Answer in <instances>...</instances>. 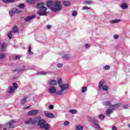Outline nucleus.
Masks as SVG:
<instances>
[{"label": "nucleus", "mask_w": 130, "mask_h": 130, "mask_svg": "<svg viewBox=\"0 0 130 130\" xmlns=\"http://www.w3.org/2000/svg\"><path fill=\"white\" fill-rule=\"evenodd\" d=\"M37 122H38V125L40 126V128H44L45 130H48L50 127L49 124L46 123V121L44 119H41L40 117H37Z\"/></svg>", "instance_id": "1"}, {"label": "nucleus", "mask_w": 130, "mask_h": 130, "mask_svg": "<svg viewBox=\"0 0 130 130\" xmlns=\"http://www.w3.org/2000/svg\"><path fill=\"white\" fill-rule=\"evenodd\" d=\"M37 8L40 9V10L38 11V14L40 16H45L47 15V8L44 6L43 3H39L38 4Z\"/></svg>", "instance_id": "2"}, {"label": "nucleus", "mask_w": 130, "mask_h": 130, "mask_svg": "<svg viewBox=\"0 0 130 130\" xmlns=\"http://www.w3.org/2000/svg\"><path fill=\"white\" fill-rule=\"evenodd\" d=\"M118 107H120V104H117L112 105L111 107H110V108L106 110V114L107 115H108V116L110 117V115L113 113V110L118 108Z\"/></svg>", "instance_id": "3"}, {"label": "nucleus", "mask_w": 130, "mask_h": 130, "mask_svg": "<svg viewBox=\"0 0 130 130\" xmlns=\"http://www.w3.org/2000/svg\"><path fill=\"white\" fill-rule=\"evenodd\" d=\"M59 88H60L61 90L57 91V95H61L62 93H63V91H66V90H68L69 89V84H60Z\"/></svg>", "instance_id": "4"}, {"label": "nucleus", "mask_w": 130, "mask_h": 130, "mask_svg": "<svg viewBox=\"0 0 130 130\" xmlns=\"http://www.w3.org/2000/svg\"><path fill=\"white\" fill-rule=\"evenodd\" d=\"M61 4L59 1H56L54 4L52 10L53 12H57V11H60L61 10Z\"/></svg>", "instance_id": "5"}, {"label": "nucleus", "mask_w": 130, "mask_h": 130, "mask_svg": "<svg viewBox=\"0 0 130 130\" xmlns=\"http://www.w3.org/2000/svg\"><path fill=\"white\" fill-rule=\"evenodd\" d=\"M99 90H103L104 91H107L108 90V86L104 85V81L102 80L99 83Z\"/></svg>", "instance_id": "6"}, {"label": "nucleus", "mask_w": 130, "mask_h": 130, "mask_svg": "<svg viewBox=\"0 0 130 130\" xmlns=\"http://www.w3.org/2000/svg\"><path fill=\"white\" fill-rule=\"evenodd\" d=\"M20 13H22V11L18 10L17 8H14L9 12V15L10 17H12L14 14H20Z\"/></svg>", "instance_id": "7"}, {"label": "nucleus", "mask_w": 130, "mask_h": 130, "mask_svg": "<svg viewBox=\"0 0 130 130\" xmlns=\"http://www.w3.org/2000/svg\"><path fill=\"white\" fill-rule=\"evenodd\" d=\"M13 85V86L10 87V89L9 91V94H12V93L14 92L16 90V89H18V84L14 83Z\"/></svg>", "instance_id": "8"}, {"label": "nucleus", "mask_w": 130, "mask_h": 130, "mask_svg": "<svg viewBox=\"0 0 130 130\" xmlns=\"http://www.w3.org/2000/svg\"><path fill=\"white\" fill-rule=\"evenodd\" d=\"M37 122V117L32 119L30 118L29 120L26 121L25 122V124H34V123H36Z\"/></svg>", "instance_id": "9"}, {"label": "nucleus", "mask_w": 130, "mask_h": 130, "mask_svg": "<svg viewBox=\"0 0 130 130\" xmlns=\"http://www.w3.org/2000/svg\"><path fill=\"white\" fill-rule=\"evenodd\" d=\"M55 2H53L51 0H49L47 2V6L48 8H49L51 11H52V9H53V7L54 6Z\"/></svg>", "instance_id": "10"}, {"label": "nucleus", "mask_w": 130, "mask_h": 130, "mask_svg": "<svg viewBox=\"0 0 130 130\" xmlns=\"http://www.w3.org/2000/svg\"><path fill=\"white\" fill-rule=\"evenodd\" d=\"M48 92L50 94H56L57 91H56V87L54 86H51L48 90Z\"/></svg>", "instance_id": "11"}, {"label": "nucleus", "mask_w": 130, "mask_h": 130, "mask_svg": "<svg viewBox=\"0 0 130 130\" xmlns=\"http://www.w3.org/2000/svg\"><path fill=\"white\" fill-rule=\"evenodd\" d=\"M38 114V111L37 110H31L27 112L28 115L31 116L37 115Z\"/></svg>", "instance_id": "12"}, {"label": "nucleus", "mask_w": 130, "mask_h": 130, "mask_svg": "<svg viewBox=\"0 0 130 130\" xmlns=\"http://www.w3.org/2000/svg\"><path fill=\"white\" fill-rule=\"evenodd\" d=\"M45 116L47 117H49V118H54V115L52 113H49L48 111H45Z\"/></svg>", "instance_id": "13"}, {"label": "nucleus", "mask_w": 130, "mask_h": 130, "mask_svg": "<svg viewBox=\"0 0 130 130\" xmlns=\"http://www.w3.org/2000/svg\"><path fill=\"white\" fill-rule=\"evenodd\" d=\"M15 122H16V121L12 120L8 122L7 124H8L9 128H14L15 126H14L13 123H15Z\"/></svg>", "instance_id": "14"}, {"label": "nucleus", "mask_w": 130, "mask_h": 130, "mask_svg": "<svg viewBox=\"0 0 130 130\" xmlns=\"http://www.w3.org/2000/svg\"><path fill=\"white\" fill-rule=\"evenodd\" d=\"M57 83V82H56V80H50L49 81V85H51L52 86H55V85H56Z\"/></svg>", "instance_id": "15"}, {"label": "nucleus", "mask_w": 130, "mask_h": 130, "mask_svg": "<svg viewBox=\"0 0 130 130\" xmlns=\"http://www.w3.org/2000/svg\"><path fill=\"white\" fill-rule=\"evenodd\" d=\"M35 17H36L35 15H32L31 16H28L25 18V21H30V20H32V19H34V18H35Z\"/></svg>", "instance_id": "16"}, {"label": "nucleus", "mask_w": 130, "mask_h": 130, "mask_svg": "<svg viewBox=\"0 0 130 130\" xmlns=\"http://www.w3.org/2000/svg\"><path fill=\"white\" fill-rule=\"evenodd\" d=\"M62 4L64 7H70V6H71V3L68 1H63Z\"/></svg>", "instance_id": "17"}, {"label": "nucleus", "mask_w": 130, "mask_h": 130, "mask_svg": "<svg viewBox=\"0 0 130 130\" xmlns=\"http://www.w3.org/2000/svg\"><path fill=\"white\" fill-rule=\"evenodd\" d=\"M119 22H120V20L119 19L112 20L110 21L111 24H116V23H119Z\"/></svg>", "instance_id": "18"}, {"label": "nucleus", "mask_w": 130, "mask_h": 130, "mask_svg": "<svg viewBox=\"0 0 130 130\" xmlns=\"http://www.w3.org/2000/svg\"><path fill=\"white\" fill-rule=\"evenodd\" d=\"M62 58H63V59H66L67 60H68L70 59L71 57V56H70V55H62Z\"/></svg>", "instance_id": "19"}, {"label": "nucleus", "mask_w": 130, "mask_h": 130, "mask_svg": "<svg viewBox=\"0 0 130 130\" xmlns=\"http://www.w3.org/2000/svg\"><path fill=\"white\" fill-rule=\"evenodd\" d=\"M3 3L5 4H9L10 3H15V0H2Z\"/></svg>", "instance_id": "20"}, {"label": "nucleus", "mask_w": 130, "mask_h": 130, "mask_svg": "<svg viewBox=\"0 0 130 130\" xmlns=\"http://www.w3.org/2000/svg\"><path fill=\"white\" fill-rule=\"evenodd\" d=\"M127 4L124 3L121 5V8L123 9V10H125L126 9H127Z\"/></svg>", "instance_id": "21"}, {"label": "nucleus", "mask_w": 130, "mask_h": 130, "mask_svg": "<svg viewBox=\"0 0 130 130\" xmlns=\"http://www.w3.org/2000/svg\"><path fill=\"white\" fill-rule=\"evenodd\" d=\"M26 99H27V98L22 99L20 101V104H22V105H24V104H25V103L27 102Z\"/></svg>", "instance_id": "22"}, {"label": "nucleus", "mask_w": 130, "mask_h": 130, "mask_svg": "<svg viewBox=\"0 0 130 130\" xmlns=\"http://www.w3.org/2000/svg\"><path fill=\"white\" fill-rule=\"evenodd\" d=\"M104 105L105 106H109V107H111L112 106V105H111V103L109 102H105L104 103Z\"/></svg>", "instance_id": "23"}, {"label": "nucleus", "mask_w": 130, "mask_h": 130, "mask_svg": "<svg viewBox=\"0 0 130 130\" xmlns=\"http://www.w3.org/2000/svg\"><path fill=\"white\" fill-rule=\"evenodd\" d=\"M11 32L12 33H17V32H18V27H17L16 26H14Z\"/></svg>", "instance_id": "24"}, {"label": "nucleus", "mask_w": 130, "mask_h": 130, "mask_svg": "<svg viewBox=\"0 0 130 130\" xmlns=\"http://www.w3.org/2000/svg\"><path fill=\"white\" fill-rule=\"evenodd\" d=\"M69 112L72 113V114H77L78 111L76 110H69Z\"/></svg>", "instance_id": "25"}, {"label": "nucleus", "mask_w": 130, "mask_h": 130, "mask_svg": "<svg viewBox=\"0 0 130 130\" xmlns=\"http://www.w3.org/2000/svg\"><path fill=\"white\" fill-rule=\"evenodd\" d=\"M75 129H76V130H83V129H84V127L82 126L78 125V126H76Z\"/></svg>", "instance_id": "26"}, {"label": "nucleus", "mask_w": 130, "mask_h": 130, "mask_svg": "<svg viewBox=\"0 0 130 130\" xmlns=\"http://www.w3.org/2000/svg\"><path fill=\"white\" fill-rule=\"evenodd\" d=\"M26 2L30 5H33L35 3L34 0H26Z\"/></svg>", "instance_id": "27"}, {"label": "nucleus", "mask_w": 130, "mask_h": 130, "mask_svg": "<svg viewBox=\"0 0 130 130\" xmlns=\"http://www.w3.org/2000/svg\"><path fill=\"white\" fill-rule=\"evenodd\" d=\"M99 118L100 119H101V120H104V118H105V115L103 114H101L100 115Z\"/></svg>", "instance_id": "28"}, {"label": "nucleus", "mask_w": 130, "mask_h": 130, "mask_svg": "<svg viewBox=\"0 0 130 130\" xmlns=\"http://www.w3.org/2000/svg\"><path fill=\"white\" fill-rule=\"evenodd\" d=\"M87 91V87L86 86H84L82 88L81 93H85Z\"/></svg>", "instance_id": "29"}, {"label": "nucleus", "mask_w": 130, "mask_h": 130, "mask_svg": "<svg viewBox=\"0 0 130 130\" xmlns=\"http://www.w3.org/2000/svg\"><path fill=\"white\" fill-rule=\"evenodd\" d=\"M57 82L59 85V87L60 86V85H62V79H59L57 81Z\"/></svg>", "instance_id": "30"}, {"label": "nucleus", "mask_w": 130, "mask_h": 130, "mask_svg": "<svg viewBox=\"0 0 130 130\" xmlns=\"http://www.w3.org/2000/svg\"><path fill=\"white\" fill-rule=\"evenodd\" d=\"M12 34H13L12 31H10L7 35V36H8V38H9V39H11L12 38V36H13Z\"/></svg>", "instance_id": "31"}, {"label": "nucleus", "mask_w": 130, "mask_h": 130, "mask_svg": "<svg viewBox=\"0 0 130 130\" xmlns=\"http://www.w3.org/2000/svg\"><path fill=\"white\" fill-rule=\"evenodd\" d=\"M92 121L94 124H95V123H98V120H97V119H96V118H95L94 117L92 118Z\"/></svg>", "instance_id": "32"}, {"label": "nucleus", "mask_w": 130, "mask_h": 130, "mask_svg": "<svg viewBox=\"0 0 130 130\" xmlns=\"http://www.w3.org/2000/svg\"><path fill=\"white\" fill-rule=\"evenodd\" d=\"M94 125L95 128L96 129H99V128H100V126L99 125V124H98V123H95Z\"/></svg>", "instance_id": "33"}, {"label": "nucleus", "mask_w": 130, "mask_h": 130, "mask_svg": "<svg viewBox=\"0 0 130 130\" xmlns=\"http://www.w3.org/2000/svg\"><path fill=\"white\" fill-rule=\"evenodd\" d=\"M6 57V54H0V59L5 58Z\"/></svg>", "instance_id": "34"}, {"label": "nucleus", "mask_w": 130, "mask_h": 130, "mask_svg": "<svg viewBox=\"0 0 130 130\" xmlns=\"http://www.w3.org/2000/svg\"><path fill=\"white\" fill-rule=\"evenodd\" d=\"M84 4H85V5H91V4H92V1H85Z\"/></svg>", "instance_id": "35"}, {"label": "nucleus", "mask_w": 130, "mask_h": 130, "mask_svg": "<svg viewBox=\"0 0 130 130\" xmlns=\"http://www.w3.org/2000/svg\"><path fill=\"white\" fill-rule=\"evenodd\" d=\"M72 16H73V17H76V15H78V12H77V11H74L72 13Z\"/></svg>", "instance_id": "36"}, {"label": "nucleus", "mask_w": 130, "mask_h": 130, "mask_svg": "<svg viewBox=\"0 0 130 130\" xmlns=\"http://www.w3.org/2000/svg\"><path fill=\"white\" fill-rule=\"evenodd\" d=\"M69 124H70V122L68 121H66L63 123L64 126H67V125H69Z\"/></svg>", "instance_id": "37"}, {"label": "nucleus", "mask_w": 130, "mask_h": 130, "mask_svg": "<svg viewBox=\"0 0 130 130\" xmlns=\"http://www.w3.org/2000/svg\"><path fill=\"white\" fill-rule=\"evenodd\" d=\"M104 70H105V71L110 70V67L109 66H106L104 67Z\"/></svg>", "instance_id": "38"}, {"label": "nucleus", "mask_w": 130, "mask_h": 130, "mask_svg": "<svg viewBox=\"0 0 130 130\" xmlns=\"http://www.w3.org/2000/svg\"><path fill=\"white\" fill-rule=\"evenodd\" d=\"M128 107H129L128 105H125L123 106V108H124V109H128Z\"/></svg>", "instance_id": "39"}, {"label": "nucleus", "mask_w": 130, "mask_h": 130, "mask_svg": "<svg viewBox=\"0 0 130 130\" xmlns=\"http://www.w3.org/2000/svg\"><path fill=\"white\" fill-rule=\"evenodd\" d=\"M28 52L29 54H33V52L31 51V47H29L28 50Z\"/></svg>", "instance_id": "40"}, {"label": "nucleus", "mask_w": 130, "mask_h": 130, "mask_svg": "<svg viewBox=\"0 0 130 130\" xmlns=\"http://www.w3.org/2000/svg\"><path fill=\"white\" fill-rule=\"evenodd\" d=\"M6 47V44H2V46H1V50H4V48H5Z\"/></svg>", "instance_id": "41"}, {"label": "nucleus", "mask_w": 130, "mask_h": 130, "mask_svg": "<svg viewBox=\"0 0 130 130\" xmlns=\"http://www.w3.org/2000/svg\"><path fill=\"white\" fill-rule=\"evenodd\" d=\"M46 74H47V73L45 72L39 73V75H46Z\"/></svg>", "instance_id": "42"}, {"label": "nucleus", "mask_w": 130, "mask_h": 130, "mask_svg": "<svg viewBox=\"0 0 130 130\" xmlns=\"http://www.w3.org/2000/svg\"><path fill=\"white\" fill-rule=\"evenodd\" d=\"M57 68H62V64L61 63H58L57 64Z\"/></svg>", "instance_id": "43"}, {"label": "nucleus", "mask_w": 130, "mask_h": 130, "mask_svg": "<svg viewBox=\"0 0 130 130\" xmlns=\"http://www.w3.org/2000/svg\"><path fill=\"white\" fill-rule=\"evenodd\" d=\"M19 8H24V4H20L18 6Z\"/></svg>", "instance_id": "44"}, {"label": "nucleus", "mask_w": 130, "mask_h": 130, "mask_svg": "<svg viewBox=\"0 0 130 130\" xmlns=\"http://www.w3.org/2000/svg\"><path fill=\"white\" fill-rule=\"evenodd\" d=\"M90 44H86V45H85V47H86V48H90Z\"/></svg>", "instance_id": "45"}, {"label": "nucleus", "mask_w": 130, "mask_h": 130, "mask_svg": "<svg viewBox=\"0 0 130 130\" xmlns=\"http://www.w3.org/2000/svg\"><path fill=\"white\" fill-rule=\"evenodd\" d=\"M49 108L50 109H53V105H50L49 106Z\"/></svg>", "instance_id": "46"}, {"label": "nucleus", "mask_w": 130, "mask_h": 130, "mask_svg": "<svg viewBox=\"0 0 130 130\" xmlns=\"http://www.w3.org/2000/svg\"><path fill=\"white\" fill-rule=\"evenodd\" d=\"M88 9H90V8H88V7H83V10H88Z\"/></svg>", "instance_id": "47"}, {"label": "nucleus", "mask_w": 130, "mask_h": 130, "mask_svg": "<svg viewBox=\"0 0 130 130\" xmlns=\"http://www.w3.org/2000/svg\"><path fill=\"white\" fill-rule=\"evenodd\" d=\"M20 56H15V59H20Z\"/></svg>", "instance_id": "48"}, {"label": "nucleus", "mask_w": 130, "mask_h": 130, "mask_svg": "<svg viewBox=\"0 0 130 130\" xmlns=\"http://www.w3.org/2000/svg\"><path fill=\"white\" fill-rule=\"evenodd\" d=\"M51 28V26L50 25H48L47 26V29H50Z\"/></svg>", "instance_id": "49"}, {"label": "nucleus", "mask_w": 130, "mask_h": 130, "mask_svg": "<svg viewBox=\"0 0 130 130\" xmlns=\"http://www.w3.org/2000/svg\"><path fill=\"white\" fill-rule=\"evenodd\" d=\"M114 38L115 39H117V38H118V36H117V35L114 36Z\"/></svg>", "instance_id": "50"}, {"label": "nucleus", "mask_w": 130, "mask_h": 130, "mask_svg": "<svg viewBox=\"0 0 130 130\" xmlns=\"http://www.w3.org/2000/svg\"><path fill=\"white\" fill-rule=\"evenodd\" d=\"M29 107H30V105L28 107H26V108H24V109H28V108H29Z\"/></svg>", "instance_id": "51"}, {"label": "nucleus", "mask_w": 130, "mask_h": 130, "mask_svg": "<svg viewBox=\"0 0 130 130\" xmlns=\"http://www.w3.org/2000/svg\"><path fill=\"white\" fill-rule=\"evenodd\" d=\"M21 71H24V69H23V70H18V71H19V72H21Z\"/></svg>", "instance_id": "52"}, {"label": "nucleus", "mask_w": 130, "mask_h": 130, "mask_svg": "<svg viewBox=\"0 0 130 130\" xmlns=\"http://www.w3.org/2000/svg\"><path fill=\"white\" fill-rule=\"evenodd\" d=\"M4 130H7V128H4Z\"/></svg>", "instance_id": "53"}]
</instances>
